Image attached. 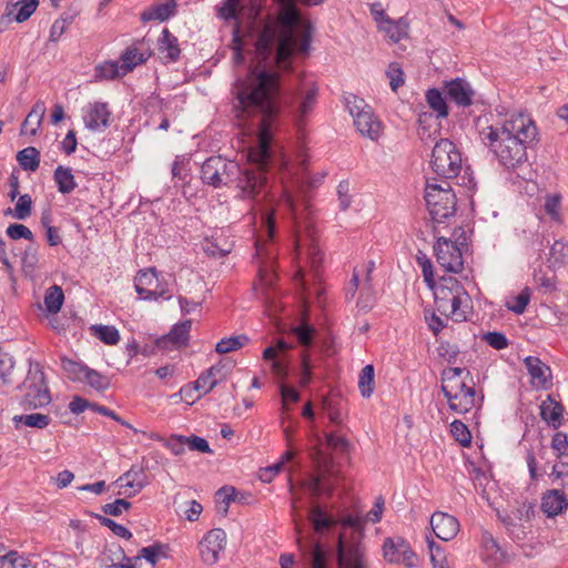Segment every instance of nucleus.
Segmentation results:
<instances>
[{
  "label": "nucleus",
  "mask_w": 568,
  "mask_h": 568,
  "mask_svg": "<svg viewBox=\"0 0 568 568\" xmlns=\"http://www.w3.org/2000/svg\"><path fill=\"white\" fill-rule=\"evenodd\" d=\"M281 12L276 24H266L255 42L256 63L234 85V94L246 110L272 114L280 109L281 75L293 70V57L307 53L311 26L301 20L296 0H277Z\"/></svg>",
  "instance_id": "nucleus-1"
},
{
  "label": "nucleus",
  "mask_w": 568,
  "mask_h": 568,
  "mask_svg": "<svg viewBox=\"0 0 568 568\" xmlns=\"http://www.w3.org/2000/svg\"><path fill=\"white\" fill-rule=\"evenodd\" d=\"M240 114L248 116L258 129L256 145L251 146L247 152L248 166L242 169L235 161L222 156L209 158L201 168L203 183L213 187H221L235 182L240 196L251 200L258 196L266 189L267 171L272 163L271 152V121L278 112L276 109L272 114H265L262 110H246L240 102Z\"/></svg>",
  "instance_id": "nucleus-2"
},
{
  "label": "nucleus",
  "mask_w": 568,
  "mask_h": 568,
  "mask_svg": "<svg viewBox=\"0 0 568 568\" xmlns=\"http://www.w3.org/2000/svg\"><path fill=\"white\" fill-rule=\"evenodd\" d=\"M538 130L529 115L518 113L503 123L480 129L481 143L498 163L508 170L521 166L527 160V149L537 142Z\"/></svg>",
  "instance_id": "nucleus-3"
},
{
  "label": "nucleus",
  "mask_w": 568,
  "mask_h": 568,
  "mask_svg": "<svg viewBox=\"0 0 568 568\" xmlns=\"http://www.w3.org/2000/svg\"><path fill=\"white\" fill-rule=\"evenodd\" d=\"M298 170L293 179L292 190L285 191V204L294 221L296 257L300 263L310 264L312 271L317 273L323 262V253L317 245V231L310 219L312 211L307 192L317 186L322 178H310L305 160L300 163Z\"/></svg>",
  "instance_id": "nucleus-4"
},
{
  "label": "nucleus",
  "mask_w": 568,
  "mask_h": 568,
  "mask_svg": "<svg viewBox=\"0 0 568 568\" xmlns=\"http://www.w3.org/2000/svg\"><path fill=\"white\" fill-rule=\"evenodd\" d=\"M315 473L302 481V487L313 498L321 496L331 497L337 483L341 479V473L336 468L333 458L321 449L313 454Z\"/></svg>",
  "instance_id": "nucleus-5"
},
{
  "label": "nucleus",
  "mask_w": 568,
  "mask_h": 568,
  "mask_svg": "<svg viewBox=\"0 0 568 568\" xmlns=\"http://www.w3.org/2000/svg\"><path fill=\"white\" fill-rule=\"evenodd\" d=\"M425 201L434 222L442 223L455 213L456 197L448 181L427 180Z\"/></svg>",
  "instance_id": "nucleus-6"
},
{
  "label": "nucleus",
  "mask_w": 568,
  "mask_h": 568,
  "mask_svg": "<svg viewBox=\"0 0 568 568\" xmlns=\"http://www.w3.org/2000/svg\"><path fill=\"white\" fill-rule=\"evenodd\" d=\"M430 166L443 181L458 179L463 170L462 153L454 142L440 139L433 148Z\"/></svg>",
  "instance_id": "nucleus-7"
},
{
  "label": "nucleus",
  "mask_w": 568,
  "mask_h": 568,
  "mask_svg": "<svg viewBox=\"0 0 568 568\" xmlns=\"http://www.w3.org/2000/svg\"><path fill=\"white\" fill-rule=\"evenodd\" d=\"M452 237L438 236L434 244V252L438 264L450 273H459L464 268L463 248L466 247V237L462 229L454 231Z\"/></svg>",
  "instance_id": "nucleus-8"
},
{
  "label": "nucleus",
  "mask_w": 568,
  "mask_h": 568,
  "mask_svg": "<svg viewBox=\"0 0 568 568\" xmlns=\"http://www.w3.org/2000/svg\"><path fill=\"white\" fill-rule=\"evenodd\" d=\"M345 102L357 131L363 136L376 141L382 134L383 125L374 114L373 109L363 99L354 94L347 95Z\"/></svg>",
  "instance_id": "nucleus-9"
},
{
  "label": "nucleus",
  "mask_w": 568,
  "mask_h": 568,
  "mask_svg": "<svg viewBox=\"0 0 568 568\" xmlns=\"http://www.w3.org/2000/svg\"><path fill=\"white\" fill-rule=\"evenodd\" d=\"M26 389L23 404L28 408H39L51 402L44 373L38 363H30L28 375L23 382Z\"/></svg>",
  "instance_id": "nucleus-10"
},
{
  "label": "nucleus",
  "mask_w": 568,
  "mask_h": 568,
  "mask_svg": "<svg viewBox=\"0 0 568 568\" xmlns=\"http://www.w3.org/2000/svg\"><path fill=\"white\" fill-rule=\"evenodd\" d=\"M442 392L448 402L449 408L457 414L470 412L483 399V397H477L474 386H468L466 383L442 385Z\"/></svg>",
  "instance_id": "nucleus-11"
},
{
  "label": "nucleus",
  "mask_w": 568,
  "mask_h": 568,
  "mask_svg": "<svg viewBox=\"0 0 568 568\" xmlns=\"http://www.w3.org/2000/svg\"><path fill=\"white\" fill-rule=\"evenodd\" d=\"M383 556L390 564H403L408 568L416 566V556L402 537L386 538L383 545Z\"/></svg>",
  "instance_id": "nucleus-12"
},
{
  "label": "nucleus",
  "mask_w": 568,
  "mask_h": 568,
  "mask_svg": "<svg viewBox=\"0 0 568 568\" xmlns=\"http://www.w3.org/2000/svg\"><path fill=\"white\" fill-rule=\"evenodd\" d=\"M134 287L143 300H158L166 293V287L160 283L155 268L140 271L134 278Z\"/></svg>",
  "instance_id": "nucleus-13"
},
{
  "label": "nucleus",
  "mask_w": 568,
  "mask_h": 568,
  "mask_svg": "<svg viewBox=\"0 0 568 568\" xmlns=\"http://www.w3.org/2000/svg\"><path fill=\"white\" fill-rule=\"evenodd\" d=\"M338 568H365L364 548L358 541L345 540L342 536L337 542Z\"/></svg>",
  "instance_id": "nucleus-14"
},
{
  "label": "nucleus",
  "mask_w": 568,
  "mask_h": 568,
  "mask_svg": "<svg viewBox=\"0 0 568 568\" xmlns=\"http://www.w3.org/2000/svg\"><path fill=\"white\" fill-rule=\"evenodd\" d=\"M226 534L221 528L210 530L201 541L200 554L207 565H214L219 560L220 552L225 549Z\"/></svg>",
  "instance_id": "nucleus-15"
},
{
  "label": "nucleus",
  "mask_w": 568,
  "mask_h": 568,
  "mask_svg": "<svg viewBox=\"0 0 568 568\" xmlns=\"http://www.w3.org/2000/svg\"><path fill=\"white\" fill-rule=\"evenodd\" d=\"M111 111L104 102L89 103L83 109V122L90 131H104L110 124Z\"/></svg>",
  "instance_id": "nucleus-16"
},
{
  "label": "nucleus",
  "mask_w": 568,
  "mask_h": 568,
  "mask_svg": "<svg viewBox=\"0 0 568 568\" xmlns=\"http://www.w3.org/2000/svg\"><path fill=\"white\" fill-rule=\"evenodd\" d=\"M430 526L436 537L444 541L454 539L459 531L457 518L442 511H436L432 515Z\"/></svg>",
  "instance_id": "nucleus-17"
},
{
  "label": "nucleus",
  "mask_w": 568,
  "mask_h": 568,
  "mask_svg": "<svg viewBox=\"0 0 568 568\" xmlns=\"http://www.w3.org/2000/svg\"><path fill=\"white\" fill-rule=\"evenodd\" d=\"M457 288H464V286L453 276L442 277L438 285L434 287L435 304L440 313L448 310V304L457 294Z\"/></svg>",
  "instance_id": "nucleus-18"
},
{
  "label": "nucleus",
  "mask_w": 568,
  "mask_h": 568,
  "mask_svg": "<svg viewBox=\"0 0 568 568\" xmlns=\"http://www.w3.org/2000/svg\"><path fill=\"white\" fill-rule=\"evenodd\" d=\"M445 92L458 106L467 108L473 104L475 91L469 82L464 79L457 78L446 82Z\"/></svg>",
  "instance_id": "nucleus-19"
},
{
  "label": "nucleus",
  "mask_w": 568,
  "mask_h": 568,
  "mask_svg": "<svg viewBox=\"0 0 568 568\" xmlns=\"http://www.w3.org/2000/svg\"><path fill=\"white\" fill-rule=\"evenodd\" d=\"M317 95V88L315 85H311L302 92L300 89L284 97L285 102L290 104H297V113L300 119L307 115L315 105Z\"/></svg>",
  "instance_id": "nucleus-20"
},
{
  "label": "nucleus",
  "mask_w": 568,
  "mask_h": 568,
  "mask_svg": "<svg viewBox=\"0 0 568 568\" xmlns=\"http://www.w3.org/2000/svg\"><path fill=\"white\" fill-rule=\"evenodd\" d=\"M568 508V497L561 489H549L541 498V509L548 517H555Z\"/></svg>",
  "instance_id": "nucleus-21"
},
{
  "label": "nucleus",
  "mask_w": 568,
  "mask_h": 568,
  "mask_svg": "<svg viewBox=\"0 0 568 568\" xmlns=\"http://www.w3.org/2000/svg\"><path fill=\"white\" fill-rule=\"evenodd\" d=\"M470 308V296L464 288H457V294L448 304V310L442 314L450 317L455 322H464Z\"/></svg>",
  "instance_id": "nucleus-22"
},
{
  "label": "nucleus",
  "mask_w": 568,
  "mask_h": 568,
  "mask_svg": "<svg viewBox=\"0 0 568 568\" xmlns=\"http://www.w3.org/2000/svg\"><path fill=\"white\" fill-rule=\"evenodd\" d=\"M524 363L528 374L532 378V383L542 388H547L551 378L549 366L544 364L538 357L535 356H527Z\"/></svg>",
  "instance_id": "nucleus-23"
},
{
  "label": "nucleus",
  "mask_w": 568,
  "mask_h": 568,
  "mask_svg": "<svg viewBox=\"0 0 568 568\" xmlns=\"http://www.w3.org/2000/svg\"><path fill=\"white\" fill-rule=\"evenodd\" d=\"M191 325V320H186L180 324L174 325L169 334L158 339L156 345L159 347H166L168 344H171L176 348L185 346L189 342Z\"/></svg>",
  "instance_id": "nucleus-24"
},
{
  "label": "nucleus",
  "mask_w": 568,
  "mask_h": 568,
  "mask_svg": "<svg viewBox=\"0 0 568 568\" xmlns=\"http://www.w3.org/2000/svg\"><path fill=\"white\" fill-rule=\"evenodd\" d=\"M564 410V406L552 395H548L540 405L541 418L554 428H558L561 425Z\"/></svg>",
  "instance_id": "nucleus-25"
},
{
  "label": "nucleus",
  "mask_w": 568,
  "mask_h": 568,
  "mask_svg": "<svg viewBox=\"0 0 568 568\" xmlns=\"http://www.w3.org/2000/svg\"><path fill=\"white\" fill-rule=\"evenodd\" d=\"M176 10L175 0H166L163 3H155L149 7L141 13V20L143 22L149 21H165L170 17L174 16Z\"/></svg>",
  "instance_id": "nucleus-26"
},
{
  "label": "nucleus",
  "mask_w": 568,
  "mask_h": 568,
  "mask_svg": "<svg viewBox=\"0 0 568 568\" xmlns=\"http://www.w3.org/2000/svg\"><path fill=\"white\" fill-rule=\"evenodd\" d=\"M45 113L44 102L38 101L33 104L31 111L22 122L20 134L21 135H36L41 126L42 119Z\"/></svg>",
  "instance_id": "nucleus-27"
},
{
  "label": "nucleus",
  "mask_w": 568,
  "mask_h": 568,
  "mask_svg": "<svg viewBox=\"0 0 568 568\" xmlns=\"http://www.w3.org/2000/svg\"><path fill=\"white\" fill-rule=\"evenodd\" d=\"M159 52L166 62L178 61L181 50L179 48L178 38L173 36L169 29L164 28L159 39Z\"/></svg>",
  "instance_id": "nucleus-28"
},
{
  "label": "nucleus",
  "mask_w": 568,
  "mask_h": 568,
  "mask_svg": "<svg viewBox=\"0 0 568 568\" xmlns=\"http://www.w3.org/2000/svg\"><path fill=\"white\" fill-rule=\"evenodd\" d=\"M256 256L258 258L267 257L268 261L263 262L265 265H261L258 268V276L265 285H272L274 281V273L272 270V253L270 252L267 244L257 240L255 242Z\"/></svg>",
  "instance_id": "nucleus-29"
},
{
  "label": "nucleus",
  "mask_w": 568,
  "mask_h": 568,
  "mask_svg": "<svg viewBox=\"0 0 568 568\" xmlns=\"http://www.w3.org/2000/svg\"><path fill=\"white\" fill-rule=\"evenodd\" d=\"M226 364L219 362L216 365L211 366L194 382L196 390L203 389L204 394L209 393L217 384L216 376L225 368Z\"/></svg>",
  "instance_id": "nucleus-30"
},
{
  "label": "nucleus",
  "mask_w": 568,
  "mask_h": 568,
  "mask_svg": "<svg viewBox=\"0 0 568 568\" xmlns=\"http://www.w3.org/2000/svg\"><path fill=\"white\" fill-rule=\"evenodd\" d=\"M549 268L554 272L568 263V243L561 240L555 241L549 250Z\"/></svg>",
  "instance_id": "nucleus-31"
},
{
  "label": "nucleus",
  "mask_w": 568,
  "mask_h": 568,
  "mask_svg": "<svg viewBox=\"0 0 568 568\" xmlns=\"http://www.w3.org/2000/svg\"><path fill=\"white\" fill-rule=\"evenodd\" d=\"M53 180L62 194L71 193L78 185L71 169L62 165L54 170Z\"/></svg>",
  "instance_id": "nucleus-32"
},
{
  "label": "nucleus",
  "mask_w": 568,
  "mask_h": 568,
  "mask_svg": "<svg viewBox=\"0 0 568 568\" xmlns=\"http://www.w3.org/2000/svg\"><path fill=\"white\" fill-rule=\"evenodd\" d=\"M12 422L14 423L16 428H19L20 425H23L31 428L43 429L50 424L51 418L45 414L32 413L26 415H16L13 416Z\"/></svg>",
  "instance_id": "nucleus-33"
},
{
  "label": "nucleus",
  "mask_w": 568,
  "mask_h": 568,
  "mask_svg": "<svg viewBox=\"0 0 568 568\" xmlns=\"http://www.w3.org/2000/svg\"><path fill=\"white\" fill-rule=\"evenodd\" d=\"M378 29L385 32L394 43L399 42L408 36V23L404 19L397 21L389 19L388 21H384Z\"/></svg>",
  "instance_id": "nucleus-34"
},
{
  "label": "nucleus",
  "mask_w": 568,
  "mask_h": 568,
  "mask_svg": "<svg viewBox=\"0 0 568 568\" xmlns=\"http://www.w3.org/2000/svg\"><path fill=\"white\" fill-rule=\"evenodd\" d=\"M358 389L364 398L372 396L375 389L374 366L368 364L364 366L358 376Z\"/></svg>",
  "instance_id": "nucleus-35"
},
{
  "label": "nucleus",
  "mask_w": 568,
  "mask_h": 568,
  "mask_svg": "<svg viewBox=\"0 0 568 568\" xmlns=\"http://www.w3.org/2000/svg\"><path fill=\"white\" fill-rule=\"evenodd\" d=\"M17 161L26 171L34 172L40 165V152L34 146H28L19 151Z\"/></svg>",
  "instance_id": "nucleus-36"
},
{
  "label": "nucleus",
  "mask_w": 568,
  "mask_h": 568,
  "mask_svg": "<svg viewBox=\"0 0 568 568\" xmlns=\"http://www.w3.org/2000/svg\"><path fill=\"white\" fill-rule=\"evenodd\" d=\"M38 4L39 0H17L14 3L11 4L9 14H13L14 10H17V13L14 14L16 21L24 22L36 11Z\"/></svg>",
  "instance_id": "nucleus-37"
},
{
  "label": "nucleus",
  "mask_w": 568,
  "mask_h": 568,
  "mask_svg": "<svg viewBox=\"0 0 568 568\" xmlns=\"http://www.w3.org/2000/svg\"><path fill=\"white\" fill-rule=\"evenodd\" d=\"M90 331L106 345H116L120 341V333L114 326L95 324L90 327Z\"/></svg>",
  "instance_id": "nucleus-38"
},
{
  "label": "nucleus",
  "mask_w": 568,
  "mask_h": 568,
  "mask_svg": "<svg viewBox=\"0 0 568 568\" xmlns=\"http://www.w3.org/2000/svg\"><path fill=\"white\" fill-rule=\"evenodd\" d=\"M146 57L143 53L139 52L136 48H128L121 55V69L122 74H128L131 72L136 65L146 61Z\"/></svg>",
  "instance_id": "nucleus-39"
},
{
  "label": "nucleus",
  "mask_w": 568,
  "mask_h": 568,
  "mask_svg": "<svg viewBox=\"0 0 568 568\" xmlns=\"http://www.w3.org/2000/svg\"><path fill=\"white\" fill-rule=\"evenodd\" d=\"M426 101L429 108L437 113V118H446L448 115V106L446 100L438 89L427 90Z\"/></svg>",
  "instance_id": "nucleus-40"
},
{
  "label": "nucleus",
  "mask_w": 568,
  "mask_h": 568,
  "mask_svg": "<svg viewBox=\"0 0 568 568\" xmlns=\"http://www.w3.org/2000/svg\"><path fill=\"white\" fill-rule=\"evenodd\" d=\"M63 301L64 294L60 286L53 285L45 292L44 305L49 313H58L63 305Z\"/></svg>",
  "instance_id": "nucleus-41"
},
{
  "label": "nucleus",
  "mask_w": 568,
  "mask_h": 568,
  "mask_svg": "<svg viewBox=\"0 0 568 568\" xmlns=\"http://www.w3.org/2000/svg\"><path fill=\"white\" fill-rule=\"evenodd\" d=\"M122 75V69L118 61H105L95 67L98 80H113Z\"/></svg>",
  "instance_id": "nucleus-42"
},
{
  "label": "nucleus",
  "mask_w": 568,
  "mask_h": 568,
  "mask_svg": "<svg viewBox=\"0 0 568 568\" xmlns=\"http://www.w3.org/2000/svg\"><path fill=\"white\" fill-rule=\"evenodd\" d=\"M202 247L207 256L223 257L231 253L233 244L229 242L220 244L217 239L213 237L212 240L206 239L202 244Z\"/></svg>",
  "instance_id": "nucleus-43"
},
{
  "label": "nucleus",
  "mask_w": 568,
  "mask_h": 568,
  "mask_svg": "<svg viewBox=\"0 0 568 568\" xmlns=\"http://www.w3.org/2000/svg\"><path fill=\"white\" fill-rule=\"evenodd\" d=\"M247 342H248V338L245 335H239V336H231V337L222 338L216 344L215 351L219 354H226V353L240 349Z\"/></svg>",
  "instance_id": "nucleus-44"
},
{
  "label": "nucleus",
  "mask_w": 568,
  "mask_h": 568,
  "mask_svg": "<svg viewBox=\"0 0 568 568\" xmlns=\"http://www.w3.org/2000/svg\"><path fill=\"white\" fill-rule=\"evenodd\" d=\"M294 457L293 452L287 450L281 457V459L272 466L265 467L260 470V479L264 483H270L277 475L285 463L290 462Z\"/></svg>",
  "instance_id": "nucleus-45"
},
{
  "label": "nucleus",
  "mask_w": 568,
  "mask_h": 568,
  "mask_svg": "<svg viewBox=\"0 0 568 568\" xmlns=\"http://www.w3.org/2000/svg\"><path fill=\"white\" fill-rule=\"evenodd\" d=\"M310 519H311L313 527L316 531H322L324 529H327L331 526H333V524H334V520L332 518L327 517L324 514L321 506H318V505H314L311 508Z\"/></svg>",
  "instance_id": "nucleus-46"
},
{
  "label": "nucleus",
  "mask_w": 568,
  "mask_h": 568,
  "mask_svg": "<svg viewBox=\"0 0 568 568\" xmlns=\"http://www.w3.org/2000/svg\"><path fill=\"white\" fill-rule=\"evenodd\" d=\"M427 544L433 568H449L444 549L430 538H427Z\"/></svg>",
  "instance_id": "nucleus-47"
},
{
  "label": "nucleus",
  "mask_w": 568,
  "mask_h": 568,
  "mask_svg": "<svg viewBox=\"0 0 568 568\" xmlns=\"http://www.w3.org/2000/svg\"><path fill=\"white\" fill-rule=\"evenodd\" d=\"M534 282L537 284L539 288L544 290L545 293H551L557 288L556 275H547V273L541 267L535 270Z\"/></svg>",
  "instance_id": "nucleus-48"
},
{
  "label": "nucleus",
  "mask_w": 568,
  "mask_h": 568,
  "mask_svg": "<svg viewBox=\"0 0 568 568\" xmlns=\"http://www.w3.org/2000/svg\"><path fill=\"white\" fill-rule=\"evenodd\" d=\"M82 379L97 390H104L110 384L105 376L89 367L84 371Z\"/></svg>",
  "instance_id": "nucleus-49"
},
{
  "label": "nucleus",
  "mask_w": 568,
  "mask_h": 568,
  "mask_svg": "<svg viewBox=\"0 0 568 568\" xmlns=\"http://www.w3.org/2000/svg\"><path fill=\"white\" fill-rule=\"evenodd\" d=\"M235 488L231 486H224L216 491V503L219 511L223 515L227 514L230 503L234 500Z\"/></svg>",
  "instance_id": "nucleus-50"
},
{
  "label": "nucleus",
  "mask_w": 568,
  "mask_h": 568,
  "mask_svg": "<svg viewBox=\"0 0 568 568\" xmlns=\"http://www.w3.org/2000/svg\"><path fill=\"white\" fill-rule=\"evenodd\" d=\"M450 433L462 446H469L471 442V434L463 422L454 420L450 424Z\"/></svg>",
  "instance_id": "nucleus-51"
},
{
  "label": "nucleus",
  "mask_w": 568,
  "mask_h": 568,
  "mask_svg": "<svg viewBox=\"0 0 568 568\" xmlns=\"http://www.w3.org/2000/svg\"><path fill=\"white\" fill-rule=\"evenodd\" d=\"M38 262H39V258H38L37 245H34V244L28 245L22 254V257H21L23 271L29 272V273L33 272L38 266Z\"/></svg>",
  "instance_id": "nucleus-52"
},
{
  "label": "nucleus",
  "mask_w": 568,
  "mask_h": 568,
  "mask_svg": "<svg viewBox=\"0 0 568 568\" xmlns=\"http://www.w3.org/2000/svg\"><path fill=\"white\" fill-rule=\"evenodd\" d=\"M292 333L300 344L303 346H310L315 334V328L307 323H302L301 325L293 327Z\"/></svg>",
  "instance_id": "nucleus-53"
},
{
  "label": "nucleus",
  "mask_w": 568,
  "mask_h": 568,
  "mask_svg": "<svg viewBox=\"0 0 568 568\" xmlns=\"http://www.w3.org/2000/svg\"><path fill=\"white\" fill-rule=\"evenodd\" d=\"M530 301V290L525 287L510 303H507V308L515 314H523L526 311L527 305Z\"/></svg>",
  "instance_id": "nucleus-54"
},
{
  "label": "nucleus",
  "mask_w": 568,
  "mask_h": 568,
  "mask_svg": "<svg viewBox=\"0 0 568 568\" xmlns=\"http://www.w3.org/2000/svg\"><path fill=\"white\" fill-rule=\"evenodd\" d=\"M63 371L68 374V377L73 381H81L87 366H83L72 359L63 357L61 359Z\"/></svg>",
  "instance_id": "nucleus-55"
},
{
  "label": "nucleus",
  "mask_w": 568,
  "mask_h": 568,
  "mask_svg": "<svg viewBox=\"0 0 568 568\" xmlns=\"http://www.w3.org/2000/svg\"><path fill=\"white\" fill-rule=\"evenodd\" d=\"M481 546L488 556L493 557L495 560H498L503 557L500 548L493 537V535L488 531H484L481 535Z\"/></svg>",
  "instance_id": "nucleus-56"
},
{
  "label": "nucleus",
  "mask_w": 568,
  "mask_h": 568,
  "mask_svg": "<svg viewBox=\"0 0 568 568\" xmlns=\"http://www.w3.org/2000/svg\"><path fill=\"white\" fill-rule=\"evenodd\" d=\"M561 196L559 194H548L545 200V211L554 220L560 221Z\"/></svg>",
  "instance_id": "nucleus-57"
},
{
  "label": "nucleus",
  "mask_w": 568,
  "mask_h": 568,
  "mask_svg": "<svg viewBox=\"0 0 568 568\" xmlns=\"http://www.w3.org/2000/svg\"><path fill=\"white\" fill-rule=\"evenodd\" d=\"M32 199L29 194L20 195L14 207V217L26 220L31 215Z\"/></svg>",
  "instance_id": "nucleus-58"
},
{
  "label": "nucleus",
  "mask_w": 568,
  "mask_h": 568,
  "mask_svg": "<svg viewBox=\"0 0 568 568\" xmlns=\"http://www.w3.org/2000/svg\"><path fill=\"white\" fill-rule=\"evenodd\" d=\"M97 518L99 519V521L102 526L108 527L114 535H116L121 538H124L126 540L131 539L132 534L126 527H124L104 516L97 515Z\"/></svg>",
  "instance_id": "nucleus-59"
},
{
  "label": "nucleus",
  "mask_w": 568,
  "mask_h": 568,
  "mask_svg": "<svg viewBox=\"0 0 568 568\" xmlns=\"http://www.w3.org/2000/svg\"><path fill=\"white\" fill-rule=\"evenodd\" d=\"M550 476L558 486L568 489V462H560L552 467Z\"/></svg>",
  "instance_id": "nucleus-60"
},
{
  "label": "nucleus",
  "mask_w": 568,
  "mask_h": 568,
  "mask_svg": "<svg viewBox=\"0 0 568 568\" xmlns=\"http://www.w3.org/2000/svg\"><path fill=\"white\" fill-rule=\"evenodd\" d=\"M464 373H466V375L469 376V372L460 367H452L444 369L442 373L443 385H455L458 383H466L464 379H460Z\"/></svg>",
  "instance_id": "nucleus-61"
},
{
  "label": "nucleus",
  "mask_w": 568,
  "mask_h": 568,
  "mask_svg": "<svg viewBox=\"0 0 568 568\" xmlns=\"http://www.w3.org/2000/svg\"><path fill=\"white\" fill-rule=\"evenodd\" d=\"M551 448L558 458L568 457V437L562 432H557L551 439Z\"/></svg>",
  "instance_id": "nucleus-62"
},
{
  "label": "nucleus",
  "mask_w": 568,
  "mask_h": 568,
  "mask_svg": "<svg viewBox=\"0 0 568 568\" xmlns=\"http://www.w3.org/2000/svg\"><path fill=\"white\" fill-rule=\"evenodd\" d=\"M6 233L11 240H20V239H26L28 241L33 240L32 232L23 224H18V223L10 224L7 227Z\"/></svg>",
  "instance_id": "nucleus-63"
},
{
  "label": "nucleus",
  "mask_w": 568,
  "mask_h": 568,
  "mask_svg": "<svg viewBox=\"0 0 568 568\" xmlns=\"http://www.w3.org/2000/svg\"><path fill=\"white\" fill-rule=\"evenodd\" d=\"M131 508V503L126 499L119 498L115 499L113 503L105 504L102 507V510L104 514L110 516H120L123 511H126Z\"/></svg>",
  "instance_id": "nucleus-64"
}]
</instances>
